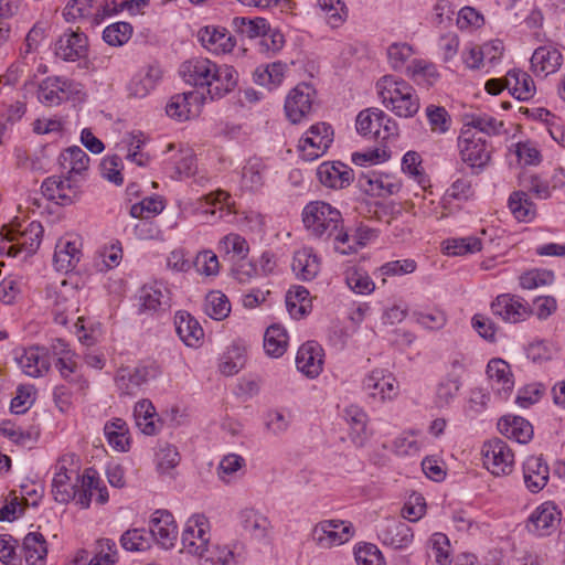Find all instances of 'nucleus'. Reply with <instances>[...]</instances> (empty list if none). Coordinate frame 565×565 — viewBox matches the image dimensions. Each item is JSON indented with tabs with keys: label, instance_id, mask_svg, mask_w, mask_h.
<instances>
[{
	"label": "nucleus",
	"instance_id": "obj_1",
	"mask_svg": "<svg viewBox=\"0 0 565 565\" xmlns=\"http://www.w3.org/2000/svg\"><path fill=\"white\" fill-rule=\"evenodd\" d=\"M180 74L193 86L207 87L211 99L222 98L231 93L238 82V73L233 66L217 65L205 57L185 61L180 67Z\"/></svg>",
	"mask_w": 565,
	"mask_h": 565
},
{
	"label": "nucleus",
	"instance_id": "obj_2",
	"mask_svg": "<svg viewBox=\"0 0 565 565\" xmlns=\"http://www.w3.org/2000/svg\"><path fill=\"white\" fill-rule=\"evenodd\" d=\"M302 221L312 236L323 241L333 238L335 252L342 255L356 252L354 245L349 243V234L343 231L340 211L329 203L323 201L310 202L302 211Z\"/></svg>",
	"mask_w": 565,
	"mask_h": 565
},
{
	"label": "nucleus",
	"instance_id": "obj_3",
	"mask_svg": "<svg viewBox=\"0 0 565 565\" xmlns=\"http://www.w3.org/2000/svg\"><path fill=\"white\" fill-rule=\"evenodd\" d=\"M376 88L382 104L396 116L411 118L418 113L419 98L404 79L385 75L377 82Z\"/></svg>",
	"mask_w": 565,
	"mask_h": 565
},
{
	"label": "nucleus",
	"instance_id": "obj_4",
	"mask_svg": "<svg viewBox=\"0 0 565 565\" xmlns=\"http://www.w3.org/2000/svg\"><path fill=\"white\" fill-rule=\"evenodd\" d=\"M458 149L461 160L476 173H479L491 159L490 145L471 128H462L458 138Z\"/></svg>",
	"mask_w": 565,
	"mask_h": 565
},
{
	"label": "nucleus",
	"instance_id": "obj_5",
	"mask_svg": "<svg viewBox=\"0 0 565 565\" xmlns=\"http://www.w3.org/2000/svg\"><path fill=\"white\" fill-rule=\"evenodd\" d=\"M74 455L62 456L54 465L52 493L58 503H68L76 495L78 467Z\"/></svg>",
	"mask_w": 565,
	"mask_h": 565
},
{
	"label": "nucleus",
	"instance_id": "obj_6",
	"mask_svg": "<svg viewBox=\"0 0 565 565\" xmlns=\"http://www.w3.org/2000/svg\"><path fill=\"white\" fill-rule=\"evenodd\" d=\"M356 129L361 135L381 141L397 136L396 122L379 108L362 110L356 117Z\"/></svg>",
	"mask_w": 565,
	"mask_h": 565
},
{
	"label": "nucleus",
	"instance_id": "obj_7",
	"mask_svg": "<svg viewBox=\"0 0 565 565\" xmlns=\"http://www.w3.org/2000/svg\"><path fill=\"white\" fill-rule=\"evenodd\" d=\"M354 527L351 522L344 520H322L318 522L311 532L315 544L320 548L340 546L351 540Z\"/></svg>",
	"mask_w": 565,
	"mask_h": 565
},
{
	"label": "nucleus",
	"instance_id": "obj_8",
	"mask_svg": "<svg viewBox=\"0 0 565 565\" xmlns=\"http://www.w3.org/2000/svg\"><path fill=\"white\" fill-rule=\"evenodd\" d=\"M19 223L11 225H3L1 228V235L9 242H17V245H12L9 248V254L17 256L20 252H25L28 255L34 254L40 244L43 234V227L40 222H31L24 228H20Z\"/></svg>",
	"mask_w": 565,
	"mask_h": 565
},
{
	"label": "nucleus",
	"instance_id": "obj_9",
	"mask_svg": "<svg viewBox=\"0 0 565 565\" xmlns=\"http://www.w3.org/2000/svg\"><path fill=\"white\" fill-rule=\"evenodd\" d=\"M210 540V523L205 515H192L186 521L182 533V551L199 557H204L209 552Z\"/></svg>",
	"mask_w": 565,
	"mask_h": 565
},
{
	"label": "nucleus",
	"instance_id": "obj_10",
	"mask_svg": "<svg viewBox=\"0 0 565 565\" xmlns=\"http://www.w3.org/2000/svg\"><path fill=\"white\" fill-rule=\"evenodd\" d=\"M54 294V320L58 324L66 326L79 310L82 289L72 280H63Z\"/></svg>",
	"mask_w": 565,
	"mask_h": 565
},
{
	"label": "nucleus",
	"instance_id": "obj_11",
	"mask_svg": "<svg viewBox=\"0 0 565 565\" xmlns=\"http://www.w3.org/2000/svg\"><path fill=\"white\" fill-rule=\"evenodd\" d=\"M332 141V127L326 122H318L299 140L298 150L303 160L313 161L326 153Z\"/></svg>",
	"mask_w": 565,
	"mask_h": 565
},
{
	"label": "nucleus",
	"instance_id": "obj_12",
	"mask_svg": "<svg viewBox=\"0 0 565 565\" xmlns=\"http://www.w3.org/2000/svg\"><path fill=\"white\" fill-rule=\"evenodd\" d=\"M484 467L494 476H508L514 468V454L509 445L499 438L488 440L482 446Z\"/></svg>",
	"mask_w": 565,
	"mask_h": 565
},
{
	"label": "nucleus",
	"instance_id": "obj_13",
	"mask_svg": "<svg viewBox=\"0 0 565 565\" xmlns=\"http://www.w3.org/2000/svg\"><path fill=\"white\" fill-rule=\"evenodd\" d=\"M363 391L380 402L393 401L399 394V384L394 374L385 369H374L362 382Z\"/></svg>",
	"mask_w": 565,
	"mask_h": 565
},
{
	"label": "nucleus",
	"instance_id": "obj_14",
	"mask_svg": "<svg viewBox=\"0 0 565 565\" xmlns=\"http://www.w3.org/2000/svg\"><path fill=\"white\" fill-rule=\"evenodd\" d=\"M94 498L98 504H105L109 495L107 487L99 478L97 471L89 468L82 476H77L76 495L73 500L82 509H87Z\"/></svg>",
	"mask_w": 565,
	"mask_h": 565
},
{
	"label": "nucleus",
	"instance_id": "obj_15",
	"mask_svg": "<svg viewBox=\"0 0 565 565\" xmlns=\"http://www.w3.org/2000/svg\"><path fill=\"white\" fill-rule=\"evenodd\" d=\"M54 53L66 62L85 58L88 54V39L79 29H66L54 43Z\"/></svg>",
	"mask_w": 565,
	"mask_h": 565
},
{
	"label": "nucleus",
	"instance_id": "obj_16",
	"mask_svg": "<svg viewBox=\"0 0 565 565\" xmlns=\"http://www.w3.org/2000/svg\"><path fill=\"white\" fill-rule=\"evenodd\" d=\"M315 98L316 89L310 84H298L289 92L285 100L287 118L292 124L301 121L311 113Z\"/></svg>",
	"mask_w": 565,
	"mask_h": 565
},
{
	"label": "nucleus",
	"instance_id": "obj_17",
	"mask_svg": "<svg viewBox=\"0 0 565 565\" xmlns=\"http://www.w3.org/2000/svg\"><path fill=\"white\" fill-rule=\"evenodd\" d=\"M492 313L509 323L527 319L532 312L520 297L510 294L499 295L491 303Z\"/></svg>",
	"mask_w": 565,
	"mask_h": 565
},
{
	"label": "nucleus",
	"instance_id": "obj_18",
	"mask_svg": "<svg viewBox=\"0 0 565 565\" xmlns=\"http://www.w3.org/2000/svg\"><path fill=\"white\" fill-rule=\"evenodd\" d=\"M358 184L366 194L379 198L395 194L401 189V183L395 177L374 170L362 173Z\"/></svg>",
	"mask_w": 565,
	"mask_h": 565
},
{
	"label": "nucleus",
	"instance_id": "obj_19",
	"mask_svg": "<svg viewBox=\"0 0 565 565\" xmlns=\"http://www.w3.org/2000/svg\"><path fill=\"white\" fill-rule=\"evenodd\" d=\"M150 533L162 547H173L178 539V526L173 515L168 511H156L150 520Z\"/></svg>",
	"mask_w": 565,
	"mask_h": 565
},
{
	"label": "nucleus",
	"instance_id": "obj_20",
	"mask_svg": "<svg viewBox=\"0 0 565 565\" xmlns=\"http://www.w3.org/2000/svg\"><path fill=\"white\" fill-rule=\"evenodd\" d=\"M296 366L307 377H317L322 372L323 366V350L321 345L315 341L303 343L298 349Z\"/></svg>",
	"mask_w": 565,
	"mask_h": 565
},
{
	"label": "nucleus",
	"instance_id": "obj_21",
	"mask_svg": "<svg viewBox=\"0 0 565 565\" xmlns=\"http://www.w3.org/2000/svg\"><path fill=\"white\" fill-rule=\"evenodd\" d=\"M81 242L77 238L62 237L55 245L53 266L57 271H72L82 258Z\"/></svg>",
	"mask_w": 565,
	"mask_h": 565
},
{
	"label": "nucleus",
	"instance_id": "obj_22",
	"mask_svg": "<svg viewBox=\"0 0 565 565\" xmlns=\"http://www.w3.org/2000/svg\"><path fill=\"white\" fill-rule=\"evenodd\" d=\"M319 181L331 189H344L351 184L354 179L353 170L340 162H323L317 169Z\"/></svg>",
	"mask_w": 565,
	"mask_h": 565
},
{
	"label": "nucleus",
	"instance_id": "obj_23",
	"mask_svg": "<svg viewBox=\"0 0 565 565\" xmlns=\"http://www.w3.org/2000/svg\"><path fill=\"white\" fill-rule=\"evenodd\" d=\"M550 478V468L540 456H530L523 463V480L526 489L537 493L545 488Z\"/></svg>",
	"mask_w": 565,
	"mask_h": 565
},
{
	"label": "nucleus",
	"instance_id": "obj_24",
	"mask_svg": "<svg viewBox=\"0 0 565 565\" xmlns=\"http://www.w3.org/2000/svg\"><path fill=\"white\" fill-rule=\"evenodd\" d=\"M237 519L242 530L255 540L268 537L271 524L268 518L260 511L246 507L239 510Z\"/></svg>",
	"mask_w": 565,
	"mask_h": 565
},
{
	"label": "nucleus",
	"instance_id": "obj_25",
	"mask_svg": "<svg viewBox=\"0 0 565 565\" xmlns=\"http://www.w3.org/2000/svg\"><path fill=\"white\" fill-rule=\"evenodd\" d=\"M76 175L67 173L65 177H49L42 183V191L50 200H62L71 203L77 194Z\"/></svg>",
	"mask_w": 565,
	"mask_h": 565
},
{
	"label": "nucleus",
	"instance_id": "obj_26",
	"mask_svg": "<svg viewBox=\"0 0 565 565\" xmlns=\"http://www.w3.org/2000/svg\"><path fill=\"white\" fill-rule=\"evenodd\" d=\"M15 360L23 373L31 377L43 376L51 365L46 351L39 347L22 350Z\"/></svg>",
	"mask_w": 565,
	"mask_h": 565
},
{
	"label": "nucleus",
	"instance_id": "obj_27",
	"mask_svg": "<svg viewBox=\"0 0 565 565\" xmlns=\"http://www.w3.org/2000/svg\"><path fill=\"white\" fill-rule=\"evenodd\" d=\"M557 521H559V513L556 507L551 502H544L531 513L526 529L530 533L544 536L550 534Z\"/></svg>",
	"mask_w": 565,
	"mask_h": 565
},
{
	"label": "nucleus",
	"instance_id": "obj_28",
	"mask_svg": "<svg viewBox=\"0 0 565 565\" xmlns=\"http://www.w3.org/2000/svg\"><path fill=\"white\" fill-rule=\"evenodd\" d=\"M379 537L384 545L394 550L407 548L414 540L413 529L405 522L388 521L380 531Z\"/></svg>",
	"mask_w": 565,
	"mask_h": 565
},
{
	"label": "nucleus",
	"instance_id": "obj_29",
	"mask_svg": "<svg viewBox=\"0 0 565 565\" xmlns=\"http://www.w3.org/2000/svg\"><path fill=\"white\" fill-rule=\"evenodd\" d=\"M291 269L298 279L310 281L320 273L321 262L312 248L303 247L295 252Z\"/></svg>",
	"mask_w": 565,
	"mask_h": 565
},
{
	"label": "nucleus",
	"instance_id": "obj_30",
	"mask_svg": "<svg viewBox=\"0 0 565 565\" xmlns=\"http://www.w3.org/2000/svg\"><path fill=\"white\" fill-rule=\"evenodd\" d=\"M562 63V53L551 45L537 47L531 57V66L536 75L547 76L553 74L558 71Z\"/></svg>",
	"mask_w": 565,
	"mask_h": 565
},
{
	"label": "nucleus",
	"instance_id": "obj_31",
	"mask_svg": "<svg viewBox=\"0 0 565 565\" xmlns=\"http://www.w3.org/2000/svg\"><path fill=\"white\" fill-rule=\"evenodd\" d=\"M148 376L147 366H125L117 371L115 382L122 394L134 395L147 382Z\"/></svg>",
	"mask_w": 565,
	"mask_h": 565
},
{
	"label": "nucleus",
	"instance_id": "obj_32",
	"mask_svg": "<svg viewBox=\"0 0 565 565\" xmlns=\"http://www.w3.org/2000/svg\"><path fill=\"white\" fill-rule=\"evenodd\" d=\"M199 40L206 50L215 54L231 52L235 45L231 34L225 29L216 26L201 29Z\"/></svg>",
	"mask_w": 565,
	"mask_h": 565
},
{
	"label": "nucleus",
	"instance_id": "obj_33",
	"mask_svg": "<svg viewBox=\"0 0 565 565\" xmlns=\"http://www.w3.org/2000/svg\"><path fill=\"white\" fill-rule=\"evenodd\" d=\"M487 374L492 387L504 398L508 397L514 385L510 365L502 359H492L487 365Z\"/></svg>",
	"mask_w": 565,
	"mask_h": 565
},
{
	"label": "nucleus",
	"instance_id": "obj_34",
	"mask_svg": "<svg viewBox=\"0 0 565 565\" xmlns=\"http://www.w3.org/2000/svg\"><path fill=\"white\" fill-rule=\"evenodd\" d=\"M161 77V71L157 66H148L136 73L130 79L127 92L129 97L143 98L156 86Z\"/></svg>",
	"mask_w": 565,
	"mask_h": 565
},
{
	"label": "nucleus",
	"instance_id": "obj_35",
	"mask_svg": "<svg viewBox=\"0 0 565 565\" xmlns=\"http://www.w3.org/2000/svg\"><path fill=\"white\" fill-rule=\"evenodd\" d=\"M175 330L188 347H198L204 332L196 319L186 311H178L174 318Z\"/></svg>",
	"mask_w": 565,
	"mask_h": 565
},
{
	"label": "nucleus",
	"instance_id": "obj_36",
	"mask_svg": "<svg viewBox=\"0 0 565 565\" xmlns=\"http://www.w3.org/2000/svg\"><path fill=\"white\" fill-rule=\"evenodd\" d=\"M138 297L143 311L157 312L170 307L168 290L161 285H145L139 290Z\"/></svg>",
	"mask_w": 565,
	"mask_h": 565
},
{
	"label": "nucleus",
	"instance_id": "obj_37",
	"mask_svg": "<svg viewBox=\"0 0 565 565\" xmlns=\"http://www.w3.org/2000/svg\"><path fill=\"white\" fill-rule=\"evenodd\" d=\"M507 89L520 100H529L535 94L532 77L521 70H511L505 75Z\"/></svg>",
	"mask_w": 565,
	"mask_h": 565
},
{
	"label": "nucleus",
	"instance_id": "obj_38",
	"mask_svg": "<svg viewBox=\"0 0 565 565\" xmlns=\"http://www.w3.org/2000/svg\"><path fill=\"white\" fill-rule=\"evenodd\" d=\"M22 553L28 565H45L47 546L39 532L28 533L22 542Z\"/></svg>",
	"mask_w": 565,
	"mask_h": 565
},
{
	"label": "nucleus",
	"instance_id": "obj_39",
	"mask_svg": "<svg viewBox=\"0 0 565 565\" xmlns=\"http://www.w3.org/2000/svg\"><path fill=\"white\" fill-rule=\"evenodd\" d=\"M134 417L139 430L148 436L156 435L160 429L156 408L149 399H142L135 405Z\"/></svg>",
	"mask_w": 565,
	"mask_h": 565
},
{
	"label": "nucleus",
	"instance_id": "obj_40",
	"mask_svg": "<svg viewBox=\"0 0 565 565\" xmlns=\"http://www.w3.org/2000/svg\"><path fill=\"white\" fill-rule=\"evenodd\" d=\"M498 429L509 439H514L520 444H526L533 437L532 425L522 417L501 418L498 422Z\"/></svg>",
	"mask_w": 565,
	"mask_h": 565
},
{
	"label": "nucleus",
	"instance_id": "obj_41",
	"mask_svg": "<svg viewBox=\"0 0 565 565\" xmlns=\"http://www.w3.org/2000/svg\"><path fill=\"white\" fill-rule=\"evenodd\" d=\"M67 86L64 78L49 77L39 87V100L49 106L58 105L67 98Z\"/></svg>",
	"mask_w": 565,
	"mask_h": 565
},
{
	"label": "nucleus",
	"instance_id": "obj_42",
	"mask_svg": "<svg viewBox=\"0 0 565 565\" xmlns=\"http://www.w3.org/2000/svg\"><path fill=\"white\" fill-rule=\"evenodd\" d=\"M58 162L67 173L81 175L88 168L89 157L82 148L73 146L60 154Z\"/></svg>",
	"mask_w": 565,
	"mask_h": 565
},
{
	"label": "nucleus",
	"instance_id": "obj_43",
	"mask_svg": "<svg viewBox=\"0 0 565 565\" xmlns=\"http://www.w3.org/2000/svg\"><path fill=\"white\" fill-rule=\"evenodd\" d=\"M104 433L108 444L116 450L127 451L129 448V429L127 423L121 418H114L107 422Z\"/></svg>",
	"mask_w": 565,
	"mask_h": 565
},
{
	"label": "nucleus",
	"instance_id": "obj_44",
	"mask_svg": "<svg viewBox=\"0 0 565 565\" xmlns=\"http://www.w3.org/2000/svg\"><path fill=\"white\" fill-rule=\"evenodd\" d=\"M288 345V334L280 324H271L267 328L264 335V349L273 358L281 356Z\"/></svg>",
	"mask_w": 565,
	"mask_h": 565
},
{
	"label": "nucleus",
	"instance_id": "obj_45",
	"mask_svg": "<svg viewBox=\"0 0 565 565\" xmlns=\"http://www.w3.org/2000/svg\"><path fill=\"white\" fill-rule=\"evenodd\" d=\"M286 68L287 65L281 62L258 66L254 72V79L258 85L268 88L276 87L282 82Z\"/></svg>",
	"mask_w": 565,
	"mask_h": 565
},
{
	"label": "nucleus",
	"instance_id": "obj_46",
	"mask_svg": "<svg viewBox=\"0 0 565 565\" xmlns=\"http://www.w3.org/2000/svg\"><path fill=\"white\" fill-rule=\"evenodd\" d=\"M218 252L230 255L234 263L235 260H243L247 257L249 245L239 234L230 233L220 241Z\"/></svg>",
	"mask_w": 565,
	"mask_h": 565
},
{
	"label": "nucleus",
	"instance_id": "obj_47",
	"mask_svg": "<svg viewBox=\"0 0 565 565\" xmlns=\"http://www.w3.org/2000/svg\"><path fill=\"white\" fill-rule=\"evenodd\" d=\"M265 172L266 167L262 159H249L243 168L242 185L250 191H257L264 184Z\"/></svg>",
	"mask_w": 565,
	"mask_h": 565
},
{
	"label": "nucleus",
	"instance_id": "obj_48",
	"mask_svg": "<svg viewBox=\"0 0 565 565\" xmlns=\"http://www.w3.org/2000/svg\"><path fill=\"white\" fill-rule=\"evenodd\" d=\"M246 363L245 349L233 344L222 355L218 370L225 376L237 374Z\"/></svg>",
	"mask_w": 565,
	"mask_h": 565
},
{
	"label": "nucleus",
	"instance_id": "obj_49",
	"mask_svg": "<svg viewBox=\"0 0 565 565\" xmlns=\"http://www.w3.org/2000/svg\"><path fill=\"white\" fill-rule=\"evenodd\" d=\"M509 209L519 221L529 222L534 218L536 209L526 192L515 191L509 198Z\"/></svg>",
	"mask_w": 565,
	"mask_h": 565
},
{
	"label": "nucleus",
	"instance_id": "obj_50",
	"mask_svg": "<svg viewBox=\"0 0 565 565\" xmlns=\"http://www.w3.org/2000/svg\"><path fill=\"white\" fill-rule=\"evenodd\" d=\"M483 242L480 237L469 236L451 238L444 242L443 250L448 256H463L481 250Z\"/></svg>",
	"mask_w": 565,
	"mask_h": 565
},
{
	"label": "nucleus",
	"instance_id": "obj_51",
	"mask_svg": "<svg viewBox=\"0 0 565 565\" xmlns=\"http://www.w3.org/2000/svg\"><path fill=\"white\" fill-rule=\"evenodd\" d=\"M204 312L214 320H223L231 312V303L223 292L213 290L205 296Z\"/></svg>",
	"mask_w": 565,
	"mask_h": 565
},
{
	"label": "nucleus",
	"instance_id": "obj_52",
	"mask_svg": "<svg viewBox=\"0 0 565 565\" xmlns=\"http://www.w3.org/2000/svg\"><path fill=\"white\" fill-rule=\"evenodd\" d=\"M344 416L351 426V435L356 444L362 445L366 434L367 415L358 406L351 405L345 408Z\"/></svg>",
	"mask_w": 565,
	"mask_h": 565
},
{
	"label": "nucleus",
	"instance_id": "obj_53",
	"mask_svg": "<svg viewBox=\"0 0 565 565\" xmlns=\"http://www.w3.org/2000/svg\"><path fill=\"white\" fill-rule=\"evenodd\" d=\"M118 559L116 543L110 539L97 540L94 547V556L87 565H114Z\"/></svg>",
	"mask_w": 565,
	"mask_h": 565
},
{
	"label": "nucleus",
	"instance_id": "obj_54",
	"mask_svg": "<svg viewBox=\"0 0 565 565\" xmlns=\"http://www.w3.org/2000/svg\"><path fill=\"white\" fill-rule=\"evenodd\" d=\"M463 128H471L473 131L478 132V136L482 134L494 136L502 131L503 122L487 114L473 115L463 125Z\"/></svg>",
	"mask_w": 565,
	"mask_h": 565
},
{
	"label": "nucleus",
	"instance_id": "obj_55",
	"mask_svg": "<svg viewBox=\"0 0 565 565\" xmlns=\"http://www.w3.org/2000/svg\"><path fill=\"white\" fill-rule=\"evenodd\" d=\"M345 281L351 290L360 295H369L375 288L369 274L361 268H349L345 273Z\"/></svg>",
	"mask_w": 565,
	"mask_h": 565
},
{
	"label": "nucleus",
	"instance_id": "obj_56",
	"mask_svg": "<svg viewBox=\"0 0 565 565\" xmlns=\"http://www.w3.org/2000/svg\"><path fill=\"white\" fill-rule=\"evenodd\" d=\"M157 468L161 473H170L180 462V454L177 447L160 443L156 452Z\"/></svg>",
	"mask_w": 565,
	"mask_h": 565
},
{
	"label": "nucleus",
	"instance_id": "obj_57",
	"mask_svg": "<svg viewBox=\"0 0 565 565\" xmlns=\"http://www.w3.org/2000/svg\"><path fill=\"white\" fill-rule=\"evenodd\" d=\"M413 317L418 324L428 330H440L448 320L446 312L439 308L414 310Z\"/></svg>",
	"mask_w": 565,
	"mask_h": 565
},
{
	"label": "nucleus",
	"instance_id": "obj_58",
	"mask_svg": "<svg viewBox=\"0 0 565 565\" xmlns=\"http://www.w3.org/2000/svg\"><path fill=\"white\" fill-rule=\"evenodd\" d=\"M132 35V26L128 22H116L105 28L103 32L104 41L111 46H121L129 41Z\"/></svg>",
	"mask_w": 565,
	"mask_h": 565
},
{
	"label": "nucleus",
	"instance_id": "obj_59",
	"mask_svg": "<svg viewBox=\"0 0 565 565\" xmlns=\"http://www.w3.org/2000/svg\"><path fill=\"white\" fill-rule=\"evenodd\" d=\"M245 459L237 454H228L222 458L217 467V476L224 483H230L245 467Z\"/></svg>",
	"mask_w": 565,
	"mask_h": 565
},
{
	"label": "nucleus",
	"instance_id": "obj_60",
	"mask_svg": "<svg viewBox=\"0 0 565 565\" xmlns=\"http://www.w3.org/2000/svg\"><path fill=\"white\" fill-rule=\"evenodd\" d=\"M425 111L430 130L433 132L443 135L449 130L451 118L444 107L437 105H428Z\"/></svg>",
	"mask_w": 565,
	"mask_h": 565
},
{
	"label": "nucleus",
	"instance_id": "obj_61",
	"mask_svg": "<svg viewBox=\"0 0 565 565\" xmlns=\"http://www.w3.org/2000/svg\"><path fill=\"white\" fill-rule=\"evenodd\" d=\"M460 388V381L456 377L441 381L436 388L434 403L437 407L449 406L456 398Z\"/></svg>",
	"mask_w": 565,
	"mask_h": 565
},
{
	"label": "nucleus",
	"instance_id": "obj_62",
	"mask_svg": "<svg viewBox=\"0 0 565 565\" xmlns=\"http://www.w3.org/2000/svg\"><path fill=\"white\" fill-rule=\"evenodd\" d=\"M318 7L323 12L327 23L338 28L345 17L344 3L340 0H318Z\"/></svg>",
	"mask_w": 565,
	"mask_h": 565
},
{
	"label": "nucleus",
	"instance_id": "obj_63",
	"mask_svg": "<svg viewBox=\"0 0 565 565\" xmlns=\"http://www.w3.org/2000/svg\"><path fill=\"white\" fill-rule=\"evenodd\" d=\"M234 24L242 35L249 39L263 36L268 30L267 21L264 18H235Z\"/></svg>",
	"mask_w": 565,
	"mask_h": 565
},
{
	"label": "nucleus",
	"instance_id": "obj_64",
	"mask_svg": "<svg viewBox=\"0 0 565 565\" xmlns=\"http://www.w3.org/2000/svg\"><path fill=\"white\" fill-rule=\"evenodd\" d=\"M163 201L157 196L143 199L130 207V215L135 218L146 220L159 214L163 210Z\"/></svg>",
	"mask_w": 565,
	"mask_h": 565
}]
</instances>
